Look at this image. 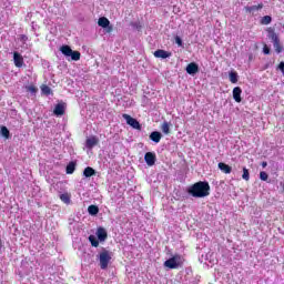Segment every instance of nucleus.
I'll list each match as a JSON object with an SVG mask.
<instances>
[{"label": "nucleus", "instance_id": "nucleus-12", "mask_svg": "<svg viewBox=\"0 0 284 284\" xmlns=\"http://www.w3.org/2000/svg\"><path fill=\"white\" fill-rule=\"evenodd\" d=\"M199 72V64L196 62H191L186 65L187 74H196Z\"/></svg>", "mask_w": 284, "mask_h": 284}, {"label": "nucleus", "instance_id": "nucleus-3", "mask_svg": "<svg viewBox=\"0 0 284 284\" xmlns=\"http://www.w3.org/2000/svg\"><path fill=\"white\" fill-rule=\"evenodd\" d=\"M268 39L273 42V48L277 54H281L283 52V44H281V39L278 38V34L274 31V29L268 28Z\"/></svg>", "mask_w": 284, "mask_h": 284}, {"label": "nucleus", "instance_id": "nucleus-4", "mask_svg": "<svg viewBox=\"0 0 284 284\" xmlns=\"http://www.w3.org/2000/svg\"><path fill=\"white\" fill-rule=\"evenodd\" d=\"M183 265V256L175 254L164 262V267L169 270H178Z\"/></svg>", "mask_w": 284, "mask_h": 284}, {"label": "nucleus", "instance_id": "nucleus-35", "mask_svg": "<svg viewBox=\"0 0 284 284\" xmlns=\"http://www.w3.org/2000/svg\"><path fill=\"white\" fill-rule=\"evenodd\" d=\"M20 40L23 42L28 41V36L26 34L20 36Z\"/></svg>", "mask_w": 284, "mask_h": 284}, {"label": "nucleus", "instance_id": "nucleus-34", "mask_svg": "<svg viewBox=\"0 0 284 284\" xmlns=\"http://www.w3.org/2000/svg\"><path fill=\"white\" fill-rule=\"evenodd\" d=\"M277 70H281L284 74V62H280V64L277 65Z\"/></svg>", "mask_w": 284, "mask_h": 284}, {"label": "nucleus", "instance_id": "nucleus-32", "mask_svg": "<svg viewBox=\"0 0 284 284\" xmlns=\"http://www.w3.org/2000/svg\"><path fill=\"white\" fill-rule=\"evenodd\" d=\"M175 43L181 47V45H183V40L180 37H176Z\"/></svg>", "mask_w": 284, "mask_h": 284}, {"label": "nucleus", "instance_id": "nucleus-2", "mask_svg": "<svg viewBox=\"0 0 284 284\" xmlns=\"http://www.w3.org/2000/svg\"><path fill=\"white\" fill-rule=\"evenodd\" d=\"M98 257L100 261V270H108V266L112 261V252L108 251L106 248H102Z\"/></svg>", "mask_w": 284, "mask_h": 284}, {"label": "nucleus", "instance_id": "nucleus-26", "mask_svg": "<svg viewBox=\"0 0 284 284\" xmlns=\"http://www.w3.org/2000/svg\"><path fill=\"white\" fill-rule=\"evenodd\" d=\"M41 92H42V94H45L48 97V95L52 94V89H50V87L43 84L41 87Z\"/></svg>", "mask_w": 284, "mask_h": 284}, {"label": "nucleus", "instance_id": "nucleus-38", "mask_svg": "<svg viewBox=\"0 0 284 284\" xmlns=\"http://www.w3.org/2000/svg\"><path fill=\"white\" fill-rule=\"evenodd\" d=\"M55 108H63V104H55Z\"/></svg>", "mask_w": 284, "mask_h": 284}, {"label": "nucleus", "instance_id": "nucleus-5", "mask_svg": "<svg viewBox=\"0 0 284 284\" xmlns=\"http://www.w3.org/2000/svg\"><path fill=\"white\" fill-rule=\"evenodd\" d=\"M60 52L64 54V57H71L72 61H80L81 60V52L79 51H73L70 45L64 44L60 48Z\"/></svg>", "mask_w": 284, "mask_h": 284}, {"label": "nucleus", "instance_id": "nucleus-20", "mask_svg": "<svg viewBox=\"0 0 284 284\" xmlns=\"http://www.w3.org/2000/svg\"><path fill=\"white\" fill-rule=\"evenodd\" d=\"M229 79L231 83H239V73L236 71H231L229 73Z\"/></svg>", "mask_w": 284, "mask_h": 284}, {"label": "nucleus", "instance_id": "nucleus-8", "mask_svg": "<svg viewBox=\"0 0 284 284\" xmlns=\"http://www.w3.org/2000/svg\"><path fill=\"white\" fill-rule=\"evenodd\" d=\"M144 161H145L146 165L152 168V165H154V163H156V153L146 152L144 155Z\"/></svg>", "mask_w": 284, "mask_h": 284}, {"label": "nucleus", "instance_id": "nucleus-36", "mask_svg": "<svg viewBox=\"0 0 284 284\" xmlns=\"http://www.w3.org/2000/svg\"><path fill=\"white\" fill-rule=\"evenodd\" d=\"M112 30H114V28H113L112 26H110V24H109V26L106 27V32H109V33H110V32H112Z\"/></svg>", "mask_w": 284, "mask_h": 284}, {"label": "nucleus", "instance_id": "nucleus-9", "mask_svg": "<svg viewBox=\"0 0 284 284\" xmlns=\"http://www.w3.org/2000/svg\"><path fill=\"white\" fill-rule=\"evenodd\" d=\"M154 57L155 59H170V57H172V52H168L163 49H159L156 51H154Z\"/></svg>", "mask_w": 284, "mask_h": 284}, {"label": "nucleus", "instance_id": "nucleus-13", "mask_svg": "<svg viewBox=\"0 0 284 284\" xmlns=\"http://www.w3.org/2000/svg\"><path fill=\"white\" fill-rule=\"evenodd\" d=\"M241 94H243V90L241 89V87H235L233 89V99L234 101H236V103H241Z\"/></svg>", "mask_w": 284, "mask_h": 284}, {"label": "nucleus", "instance_id": "nucleus-28", "mask_svg": "<svg viewBox=\"0 0 284 284\" xmlns=\"http://www.w3.org/2000/svg\"><path fill=\"white\" fill-rule=\"evenodd\" d=\"M161 130L164 134H170V123L168 122H163L162 123V126H161Z\"/></svg>", "mask_w": 284, "mask_h": 284}, {"label": "nucleus", "instance_id": "nucleus-23", "mask_svg": "<svg viewBox=\"0 0 284 284\" xmlns=\"http://www.w3.org/2000/svg\"><path fill=\"white\" fill-rule=\"evenodd\" d=\"M270 23H272V17L271 16H264L261 19V24L262 26H270Z\"/></svg>", "mask_w": 284, "mask_h": 284}, {"label": "nucleus", "instance_id": "nucleus-1", "mask_svg": "<svg viewBox=\"0 0 284 284\" xmlns=\"http://www.w3.org/2000/svg\"><path fill=\"white\" fill-rule=\"evenodd\" d=\"M187 194L194 199H205V196H210V183L205 181L196 182L187 189Z\"/></svg>", "mask_w": 284, "mask_h": 284}, {"label": "nucleus", "instance_id": "nucleus-10", "mask_svg": "<svg viewBox=\"0 0 284 284\" xmlns=\"http://www.w3.org/2000/svg\"><path fill=\"white\" fill-rule=\"evenodd\" d=\"M99 145V138H97L95 135L88 138L85 140V148L88 150H92V148Z\"/></svg>", "mask_w": 284, "mask_h": 284}, {"label": "nucleus", "instance_id": "nucleus-27", "mask_svg": "<svg viewBox=\"0 0 284 284\" xmlns=\"http://www.w3.org/2000/svg\"><path fill=\"white\" fill-rule=\"evenodd\" d=\"M0 133L4 139H10V130L7 126H2Z\"/></svg>", "mask_w": 284, "mask_h": 284}, {"label": "nucleus", "instance_id": "nucleus-31", "mask_svg": "<svg viewBox=\"0 0 284 284\" xmlns=\"http://www.w3.org/2000/svg\"><path fill=\"white\" fill-rule=\"evenodd\" d=\"M37 87L34 85H29L27 87V92H31V94H37Z\"/></svg>", "mask_w": 284, "mask_h": 284}, {"label": "nucleus", "instance_id": "nucleus-18", "mask_svg": "<svg viewBox=\"0 0 284 284\" xmlns=\"http://www.w3.org/2000/svg\"><path fill=\"white\" fill-rule=\"evenodd\" d=\"M98 26L100 28H108V26H110V20L108 18H105V17H101L98 20Z\"/></svg>", "mask_w": 284, "mask_h": 284}, {"label": "nucleus", "instance_id": "nucleus-25", "mask_svg": "<svg viewBox=\"0 0 284 284\" xmlns=\"http://www.w3.org/2000/svg\"><path fill=\"white\" fill-rule=\"evenodd\" d=\"M89 242L91 243L92 247H99V240L94 235L89 236Z\"/></svg>", "mask_w": 284, "mask_h": 284}, {"label": "nucleus", "instance_id": "nucleus-16", "mask_svg": "<svg viewBox=\"0 0 284 284\" xmlns=\"http://www.w3.org/2000/svg\"><path fill=\"white\" fill-rule=\"evenodd\" d=\"M83 176H85V179H90L91 176H97V171L91 166H87L83 171Z\"/></svg>", "mask_w": 284, "mask_h": 284}, {"label": "nucleus", "instance_id": "nucleus-6", "mask_svg": "<svg viewBox=\"0 0 284 284\" xmlns=\"http://www.w3.org/2000/svg\"><path fill=\"white\" fill-rule=\"evenodd\" d=\"M123 119L126 120L128 125L133 128V130H141V123L136 121V119L132 118L130 114L124 113Z\"/></svg>", "mask_w": 284, "mask_h": 284}, {"label": "nucleus", "instance_id": "nucleus-14", "mask_svg": "<svg viewBox=\"0 0 284 284\" xmlns=\"http://www.w3.org/2000/svg\"><path fill=\"white\" fill-rule=\"evenodd\" d=\"M219 170H221V172H223L224 174H232V166H230L229 164H226L225 162H220L217 164Z\"/></svg>", "mask_w": 284, "mask_h": 284}, {"label": "nucleus", "instance_id": "nucleus-33", "mask_svg": "<svg viewBox=\"0 0 284 284\" xmlns=\"http://www.w3.org/2000/svg\"><path fill=\"white\" fill-rule=\"evenodd\" d=\"M263 52L264 54H270V47H267V44H264Z\"/></svg>", "mask_w": 284, "mask_h": 284}, {"label": "nucleus", "instance_id": "nucleus-24", "mask_svg": "<svg viewBox=\"0 0 284 284\" xmlns=\"http://www.w3.org/2000/svg\"><path fill=\"white\" fill-rule=\"evenodd\" d=\"M53 114L55 116H63V114H65V108H55Z\"/></svg>", "mask_w": 284, "mask_h": 284}, {"label": "nucleus", "instance_id": "nucleus-17", "mask_svg": "<svg viewBox=\"0 0 284 284\" xmlns=\"http://www.w3.org/2000/svg\"><path fill=\"white\" fill-rule=\"evenodd\" d=\"M257 10H263V3H260L257 6L245 7V11L250 14H254V12H257Z\"/></svg>", "mask_w": 284, "mask_h": 284}, {"label": "nucleus", "instance_id": "nucleus-7", "mask_svg": "<svg viewBox=\"0 0 284 284\" xmlns=\"http://www.w3.org/2000/svg\"><path fill=\"white\" fill-rule=\"evenodd\" d=\"M95 234L100 243L108 241V231L103 226L98 227Z\"/></svg>", "mask_w": 284, "mask_h": 284}, {"label": "nucleus", "instance_id": "nucleus-29", "mask_svg": "<svg viewBox=\"0 0 284 284\" xmlns=\"http://www.w3.org/2000/svg\"><path fill=\"white\" fill-rule=\"evenodd\" d=\"M242 179L244 181H250V170H247V168H243Z\"/></svg>", "mask_w": 284, "mask_h": 284}, {"label": "nucleus", "instance_id": "nucleus-21", "mask_svg": "<svg viewBox=\"0 0 284 284\" xmlns=\"http://www.w3.org/2000/svg\"><path fill=\"white\" fill-rule=\"evenodd\" d=\"M75 170H77V163L70 162V163L67 165L65 172H67V174H74V171H75Z\"/></svg>", "mask_w": 284, "mask_h": 284}, {"label": "nucleus", "instance_id": "nucleus-19", "mask_svg": "<svg viewBox=\"0 0 284 284\" xmlns=\"http://www.w3.org/2000/svg\"><path fill=\"white\" fill-rule=\"evenodd\" d=\"M88 212L91 216H97V214H99V206L91 204L88 207Z\"/></svg>", "mask_w": 284, "mask_h": 284}, {"label": "nucleus", "instance_id": "nucleus-15", "mask_svg": "<svg viewBox=\"0 0 284 284\" xmlns=\"http://www.w3.org/2000/svg\"><path fill=\"white\" fill-rule=\"evenodd\" d=\"M162 134L159 131H153L150 134V140L153 141V143H161Z\"/></svg>", "mask_w": 284, "mask_h": 284}, {"label": "nucleus", "instance_id": "nucleus-30", "mask_svg": "<svg viewBox=\"0 0 284 284\" xmlns=\"http://www.w3.org/2000/svg\"><path fill=\"white\" fill-rule=\"evenodd\" d=\"M260 179H261V181H267V179H270V175H267V172L261 171Z\"/></svg>", "mask_w": 284, "mask_h": 284}, {"label": "nucleus", "instance_id": "nucleus-11", "mask_svg": "<svg viewBox=\"0 0 284 284\" xmlns=\"http://www.w3.org/2000/svg\"><path fill=\"white\" fill-rule=\"evenodd\" d=\"M13 61L16 68H23V55L19 52H13Z\"/></svg>", "mask_w": 284, "mask_h": 284}, {"label": "nucleus", "instance_id": "nucleus-37", "mask_svg": "<svg viewBox=\"0 0 284 284\" xmlns=\"http://www.w3.org/2000/svg\"><path fill=\"white\" fill-rule=\"evenodd\" d=\"M261 165H262V168H267V162L264 161L261 163Z\"/></svg>", "mask_w": 284, "mask_h": 284}, {"label": "nucleus", "instance_id": "nucleus-22", "mask_svg": "<svg viewBox=\"0 0 284 284\" xmlns=\"http://www.w3.org/2000/svg\"><path fill=\"white\" fill-rule=\"evenodd\" d=\"M71 199V195L70 193H62L60 195V201H62V203H65V205H70V200Z\"/></svg>", "mask_w": 284, "mask_h": 284}]
</instances>
